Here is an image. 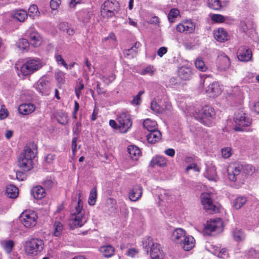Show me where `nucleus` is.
<instances>
[{
    "instance_id": "1",
    "label": "nucleus",
    "mask_w": 259,
    "mask_h": 259,
    "mask_svg": "<svg viewBox=\"0 0 259 259\" xmlns=\"http://www.w3.org/2000/svg\"><path fill=\"white\" fill-rule=\"evenodd\" d=\"M35 146L29 144L24 147L18 157V165L24 171H29L33 167V159L36 154Z\"/></svg>"
},
{
    "instance_id": "2",
    "label": "nucleus",
    "mask_w": 259,
    "mask_h": 259,
    "mask_svg": "<svg viewBox=\"0 0 259 259\" xmlns=\"http://www.w3.org/2000/svg\"><path fill=\"white\" fill-rule=\"evenodd\" d=\"M83 203L79 199L74 204L71 210L70 225L74 227H81L87 222L82 210Z\"/></svg>"
},
{
    "instance_id": "3",
    "label": "nucleus",
    "mask_w": 259,
    "mask_h": 259,
    "mask_svg": "<svg viewBox=\"0 0 259 259\" xmlns=\"http://www.w3.org/2000/svg\"><path fill=\"white\" fill-rule=\"evenodd\" d=\"M44 242L40 239L32 238L25 242L24 247L27 255H36L44 249Z\"/></svg>"
},
{
    "instance_id": "4",
    "label": "nucleus",
    "mask_w": 259,
    "mask_h": 259,
    "mask_svg": "<svg viewBox=\"0 0 259 259\" xmlns=\"http://www.w3.org/2000/svg\"><path fill=\"white\" fill-rule=\"evenodd\" d=\"M214 115V109L209 106H206L196 112L194 117L203 124L210 126L211 124V120Z\"/></svg>"
},
{
    "instance_id": "5",
    "label": "nucleus",
    "mask_w": 259,
    "mask_h": 259,
    "mask_svg": "<svg viewBox=\"0 0 259 259\" xmlns=\"http://www.w3.org/2000/svg\"><path fill=\"white\" fill-rule=\"evenodd\" d=\"M119 9V4L117 1L106 0L101 7V13L103 17L108 19L114 16Z\"/></svg>"
},
{
    "instance_id": "6",
    "label": "nucleus",
    "mask_w": 259,
    "mask_h": 259,
    "mask_svg": "<svg viewBox=\"0 0 259 259\" xmlns=\"http://www.w3.org/2000/svg\"><path fill=\"white\" fill-rule=\"evenodd\" d=\"M116 120L119 124V130L122 133H126L132 126L131 115L128 112L123 111L119 113Z\"/></svg>"
},
{
    "instance_id": "7",
    "label": "nucleus",
    "mask_w": 259,
    "mask_h": 259,
    "mask_svg": "<svg viewBox=\"0 0 259 259\" xmlns=\"http://www.w3.org/2000/svg\"><path fill=\"white\" fill-rule=\"evenodd\" d=\"M42 66L39 59H29L20 68V73L24 76L29 75L39 69Z\"/></svg>"
},
{
    "instance_id": "8",
    "label": "nucleus",
    "mask_w": 259,
    "mask_h": 259,
    "mask_svg": "<svg viewBox=\"0 0 259 259\" xmlns=\"http://www.w3.org/2000/svg\"><path fill=\"white\" fill-rule=\"evenodd\" d=\"M37 215L36 213L32 210H26L20 215V220L21 223L28 228L34 227L37 224Z\"/></svg>"
},
{
    "instance_id": "9",
    "label": "nucleus",
    "mask_w": 259,
    "mask_h": 259,
    "mask_svg": "<svg viewBox=\"0 0 259 259\" xmlns=\"http://www.w3.org/2000/svg\"><path fill=\"white\" fill-rule=\"evenodd\" d=\"M234 121L236 124L234 127V130L241 132L243 131V127L250 125L251 119L245 113L239 111L235 113Z\"/></svg>"
},
{
    "instance_id": "10",
    "label": "nucleus",
    "mask_w": 259,
    "mask_h": 259,
    "mask_svg": "<svg viewBox=\"0 0 259 259\" xmlns=\"http://www.w3.org/2000/svg\"><path fill=\"white\" fill-rule=\"evenodd\" d=\"M245 167L246 168H249L251 170L250 165H245ZM244 168V166L243 165L238 163L230 165L227 169L229 180L233 182L236 181L238 179L239 176L244 172L243 171Z\"/></svg>"
},
{
    "instance_id": "11",
    "label": "nucleus",
    "mask_w": 259,
    "mask_h": 259,
    "mask_svg": "<svg viewBox=\"0 0 259 259\" xmlns=\"http://www.w3.org/2000/svg\"><path fill=\"white\" fill-rule=\"evenodd\" d=\"M212 196V193L206 192L202 193L200 196L201 202L204 209L210 213L218 211V207L213 203Z\"/></svg>"
},
{
    "instance_id": "12",
    "label": "nucleus",
    "mask_w": 259,
    "mask_h": 259,
    "mask_svg": "<svg viewBox=\"0 0 259 259\" xmlns=\"http://www.w3.org/2000/svg\"><path fill=\"white\" fill-rule=\"evenodd\" d=\"M195 24L191 20H186L177 25L176 29L180 32L191 33L194 31Z\"/></svg>"
},
{
    "instance_id": "13",
    "label": "nucleus",
    "mask_w": 259,
    "mask_h": 259,
    "mask_svg": "<svg viewBox=\"0 0 259 259\" xmlns=\"http://www.w3.org/2000/svg\"><path fill=\"white\" fill-rule=\"evenodd\" d=\"M205 229L210 232H221L223 230V222L220 219L208 221Z\"/></svg>"
},
{
    "instance_id": "14",
    "label": "nucleus",
    "mask_w": 259,
    "mask_h": 259,
    "mask_svg": "<svg viewBox=\"0 0 259 259\" xmlns=\"http://www.w3.org/2000/svg\"><path fill=\"white\" fill-rule=\"evenodd\" d=\"M237 57L239 60L247 62L251 59L252 53L249 48L244 46H242L238 49Z\"/></svg>"
},
{
    "instance_id": "15",
    "label": "nucleus",
    "mask_w": 259,
    "mask_h": 259,
    "mask_svg": "<svg viewBox=\"0 0 259 259\" xmlns=\"http://www.w3.org/2000/svg\"><path fill=\"white\" fill-rule=\"evenodd\" d=\"M49 81L45 77H41L37 81L36 89L42 95H47L49 94Z\"/></svg>"
},
{
    "instance_id": "16",
    "label": "nucleus",
    "mask_w": 259,
    "mask_h": 259,
    "mask_svg": "<svg viewBox=\"0 0 259 259\" xmlns=\"http://www.w3.org/2000/svg\"><path fill=\"white\" fill-rule=\"evenodd\" d=\"M186 235L185 230L182 228H178L172 232L171 239L175 243L180 244L181 242H182Z\"/></svg>"
},
{
    "instance_id": "17",
    "label": "nucleus",
    "mask_w": 259,
    "mask_h": 259,
    "mask_svg": "<svg viewBox=\"0 0 259 259\" xmlns=\"http://www.w3.org/2000/svg\"><path fill=\"white\" fill-rule=\"evenodd\" d=\"M206 93L210 97H215L222 92V90L217 82L210 84L206 89Z\"/></svg>"
},
{
    "instance_id": "18",
    "label": "nucleus",
    "mask_w": 259,
    "mask_h": 259,
    "mask_svg": "<svg viewBox=\"0 0 259 259\" xmlns=\"http://www.w3.org/2000/svg\"><path fill=\"white\" fill-rule=\"evenodd\" d=\"M27 34L29 38L30 43L32 46L37 47L40 45V36L38 33L32 29H30L27 31Z\"/></svg>"
},
{
    "instance_id": "19",
    "label": "nucleus",
    "mask_w": 259,
    "mask_h": 259,
    "mask_svg": "<svg viewBox=\"0 0 259 259\" xmlns=\"http://www.w3.org/2000/svg\"><path fill=\"white\" fill-rule=\"evenodd\" d=\"M35 109V106L32 103H23L19 105L18 111L20 114L27 115L32 113Z\"/></svg>"
},
{
    "instance_id": "20",
    "label": "nucleus",
    "mask_w": 259,
    "mask_h": 259,
    "mask_svg": "<svg viewBox=\"0 0 259 259\" xmlns=\"http://www.w3.org/2000/svg\"><path fill=\"white\" fill-rule=\"evenodd\" d=\"M142 195V188L139 185L135 186L128 193L129 198L132 201H136Z\"/></svg>"
},
{
    "instance_id": "21",
    "label": "nucleus",
    "mask_w": 259,
    "mask_h": 259,
    "mask_svg": "<svg viewBox=\"0 0 259 259\" xmlns=\"http://www.w3.org/2000/svg\"><path fill=\"white\" fill-rule=\"evenodd\" d=\"M180 244L183 248L184 250L189 251L195 245V239L193 236L186 235L182 242H181Z\"/></svg>"
},
{
    "instance_id": "22",
    "label": "nucleus",
    "mask_w": 259,
    "mask_h": 259,
    "mask_svg": "<svg viewBox=\"0 0 259 259\" xmlns=\"http://www.w3.org/2000/svg\"><path fill=\"white\" fill-rule=\"evenodd\" d=\"M218 61V68L221 70H226L229 68L231 64L230 59L226 55L219 56Z\"/></svg>"
},
{
    "instance_id": "23",
    "label": "nucleus",
    "mask_w": 259,
    "mask_h": 259,
    "mask_svg": "<svg viewBox=\"0 0 259 259\" xmlns=\"http://www.w3.org/2000/svg\"><path fill=\"white\" fill-rule=\"evenodd\" d=\"M31 193L36 199H41L45 197L46 195L45 189L40 186L33 187L31 191Z\"/></svg>"
},
{
    "instance_id": "24",
    "label": "nucleus",
    "mask_w": 259,
    "mask_h": 259,
    "mask_svg": "<svg viewBox=\"0 0 259 259\" xmlns=\"http://www.w3.org/2000/svg\"><path fill=\"white\" fill-rule=\"evenodd\" d=\"M150 254L152 259H162L163 253L160 249V245L157 243L153 247L151 248Z\"/></svg>"
},
{
    "instance_id": "25",
    "label": "nucleus",
    "mask_w": 259,
    "mask_h": 259,
    "mask_svg": "<svg viewBox=\"0 0 259 259\" xmlns=\"http://www.w3.org/2000/svg\"><path fill=\"white\" fill-rule=\"evenodd\" d=\"M178 75L182 80H188L192 75V71L191 68L183 66L180 68L178 71Z\"/></svg>"
},
{
    "instance_id": "26",
    "label": "nucleus",
    "mask_w": 259,
    "mask_h": 259,
    "mask_svg": "<svg viewBox=\"0 0 259 259\" xmlns=\"http://www.w3.org/2000/svg\"><path fill=\"white\" fill-rule=\"evenodd\" d=\"M214 37L218 41L220 42H223L228 39L227 32L222 28H220L214 31Z\"/></svg>"
},
{
    "instance_id": "27",
    "label": "nucleus",
    "mask_w": 259,
    "mask_h": 259,
    "mask_svg": "<svg viewBox=\"0 0 259 259\" xmlns=\"http://www.w3.org/2000/svg\"><path fill=\"white\" fill-rule=\"evenodd\" d=\"M127 151L131 158L134 160H137L141 156V151L140 149L136 146L129 145L127 147Z\"/></svg>"
},
{
    "instance_id": "28",
    "label": "nucleus",
    "mask_w": 259,
    "mask_h": 259,
    "mask_svg": "<svg viewBox=\"0 0 259 259\" xmlns=\"http://www.w3.org/2000/svg\"><path fill=\"white\" fill-rule=\"evenodd\" d=\"M166 159L162 156H156L153 157L150 161V165L152 166L157 165L159 167H164L166 165Z\"/></svg>"
},
{
    "instance_id": "29",
    "label": "nucleus",
    "mask_w": 259,
    "mask_h": 259,
    "mask_svg": "<svg viewBox=\"0 0 259 259\" xmlns=\"http://www.w3.org/2000/svg\"><path fill=\"white\" fill-rule=\"evenodd\" d=\"M141 44L139 42H136L133 47L130 49H126L124 51L123 53L125 57L128 58H132L136 55L138 49L140 47Z\"/></svg>"
},
{
    "instance_id": "30",
    "label": "nucleus",
    "mask_w": 259,
    "mask_h": 259,
    "mask_svg": "<svg viewBox=\"0 0 259 259\" xmlns=\"http://www.w3.org/2000/svg\"><path fill=\"white\" fill-rule=\"evenodd\" d=\"M92 14L90 12L82 11L77 14L78 20L83 24L88 23L91 20Z\"/></svg>"
},
{
    "instance_id": "31",
    "label": "nucleus",
    "mask_w": 259,
    "mask_h": 259,
    "mask_svg": "<svg viewBox=\"0 0 259 259\" xmlns=\"http://www.w3.org/2000/svg\"><path fill=\"white\" fill-rule=\"evenodd\" d=\"M114 248L110 245H104L100 247V251L106 257L112 256L114 253Z\"/></svg>"
},
{
    "instance_id": "32",
    "label": "nucleus",
    "mask_w": 259,
    "mask_h": 259,
    "mask_svg": "<svg viewBox=\"0 0 259 259\" xmlns=\"http://www.w3.org/2000/svg\"><path fill=\"white\" fill-rule=\"evenodd\" d=\"M161 136V133L159 131L154 130L147 135V141L149 143H155L160 139Z\"/></svg>"
},
{
    "instance_id": "33",
    "label": "nucleus",
    "mask_w": 259,
    "mask_h": 259,
    "mask_svg": "<svg viewBox=\"0 0 259 259\" xmlns=\"http://www.w3.org/2000/svg\"><path fill=\"white\" fill-rule=\"evenodd\" d=\"M6 194L10 198H16L18 195V189L14 185H9L6 187Z\"/></svg>"
},
{
    "instance_id": "34",
    "label": "nucleus",
    "mask_w": 259,
    "mask_h": 259,
    "mask_svg": "<svg viewBox=\"0 0 259 259\" xmlns=\"http://www.w3.org/2000/svg\"><path fill=\"white\" fill-rule=\"evenodd\" d=\"M13 17L20 22H24L27 18L28 14L23 10H15L13 12Z\"/></svg>"
},
{
    "instance_id": "35",
    "label": "nucleus",
    "mask_w": 259,
    "mask_h": 259,
    "mask_svg": "<svg viewBox=\"0 0 259 259\" xmlns=\"http://www.w3.org/2000/svg\"><path fill=\"white\" fill-rule=\"evenodd\" d=\"M143 126L148 131L151 132L157 129V123L155 121L152 120L150 119H145L143 123Z\"/></svg>"
},
{
    "instance_id": "36",
    "label": "nucleus",
    "mask_w": 259,
    "mask_h": 259,
    "mask_svg": "<svg viewBox=\"0 0 259 259\" xmlns=\"http://www.w3.org/2000/svg\"><path fill=\"white\" fill-rule=\"evenodd\" d=\"M209 8L214 10H220L223 7V0H207Z\"/></svg>"
},
{
    "instance_id": "37",
    "label": "nucleus",
    "mask_w": 259,
    "mask_h": 259,
    "mask_svg": "<svg viewBox=\"0 0 259 259\" xmlns=\"http://www.w3.org/2000/svg\"><path fill=\"white\" fill-rule=\"evenodd\" d=\"M1 244L7 253H11L14 246V242L12 240H5L1 241Z\"/></svg>"
},
{
    "instance_id": "38",
    "label": "nucleus",
    "mask_w": 259,
    "mask_h": 259,
    "mask_svg": "<svg viewBox=\"0 0 259 259\" xmlns=\"http://www.w3.org/2000/svg\"><path fill=\"white\" fill-rule=\"evenodd\" d=\"M204 175L205 177L210 181H216L217 173L214 167L208 168L206 169Z\"/></svg>"
},
{
    "instance_id": "39",
    "label": "nucleus",
    "mask_w": 259,
    "mask_h": 259,
    "mask_svg": "<svg viewBox=\"0 0 259 259\" xmlns=\"http://www.w3.org/2000/svg\"><path fill=\"white\" fill-rule=\"evenodd\" d=\"M171 105L167 103L165 108L160 107L156 101H152L151 103V108L154 111L159 113L164 110H170Z\"/></svg>"
},
{
    "instance_id": "40",
    "label": "nucleus",
    "mask_w": 259,
    "mask_h": 259,
    "mask_svg": "<svg viewBox=\"0 0 259 259\" xmlns=\"http://www.w3.org/2000/svg\"><path fill=\"white\" fill-rule=\"evenodd\" d=\"M97 196V191L96 188L94 187L91 190L88 199V203L90 205L93 206L95 204Z\"/></svg>"
},
{
    "instance_id": "41",
    "label": "nucleus",
    "mask_w": 259,
    "mask_h": 259,
    "mask_svg": "<svg viewBox=\"0 0 259 259\" xmlns=\"http://www.w3.org/2000/svg\"><path fill=\"white\" fill-rule=\"evenodd\" d=\"M246 198L245 197L240 196L235 199L233 202L234 207L237 209H240L246 202Z\"/></svg>"
},
{
    "instance_id": "42",
    "label": "nucleus",
    "mask_w": 259,
    "mask_h": 259,
    "mask_svg": "<svg viewBox=\"0 0 259 259\" xmlns=\"http://www.w3.org/2000/svg\"><path fill=\"white\" fill-rule=\"evenodd\" d=\"M143 247L145 250L148 252L149 249L155 245L153 241V239L150 237L145 238L143 240Z\"/></svg>"
},
{
    "instance_id": "43",
    "label": "nucleus",
    "mask_w": 259,
    "mask_h": 259,
    "mask_svg": "<svg viewBox=\"0 0 259 259\" xmlns=\"http://www.w3.org/2000/svg\"><path fill=\"white\" fill-rule=\"evenodd\" d=\"M54 232L53 234L55 236H60L63 229V225L59 222H55L54 226Z\"/></svg>"
},
{
    "instance_id": "44",
    "label": "nucleus",
    "mask_w": 259,
    "mask_h": 259,
    "mask_svg": "<svg viewBox=\"0 0 259 259\" xmlns=\"http://www.w3.org/2000/svg\"><path fill=\"white\" fill-rule=\"evenodd\" d=\"M28 15L32 19H34L35 17L38 16L39 15V12L38 11L37 6L35 5H32L30 6L28 9Z\"/></svg>"
},
{
    "instance_id": "45",
    "label": "nucleus",
    "mask_w": 259,
    "mask_h": 259,
    "mask_svg": "<svg viewBox=\"0 0 259 259\" xmlns=\"http://www.w3.org/2000/svg\"><path fill=\"white\" fill-rule=\"evenodd\" d=\"M195 65L196 67L202 72H205L207 70V67L205 65L202 59L198 57L196 59Z\"/></svg>"
},
{
    "instance_id": "46",
    "label": "nucleus",
    "mask_w": 259,
    "mask_h": 259,
    "mask_svg": "<svg viewBox=\"0 0 259 259\" xmlns=\"http://www.w3.org/2000/svg\"><path fill=\"white\" fill-rule=\"evenodd\" d=\"M233 236L236 241H240L245 238L244 233L240 229H236L234 230Z\"/></svg>"
},
{
    "instance_id": "47",
    "label": "nucleus",
    "mask_w": 259,
    "mask_h": 259,
    "mask_svg": "<svg viewBox=\"0 0 259 259\" xmlns=\"http://www.w3.org/2000/svg\"><path fill=\"white\" fill-rule=\"evenodd\" d=\"M16 45L20 50H24L28 48L29 43L27 39L21 38L19 39Z\"/></svg>"
},
{
    "instance_id": "48",
    "label": "nucleus",
    "mask_w": 259,
    "mask_h": 259,
    "mask_svg": "<svg viewBox=\"0 0 259 259\" xmlns=\"http://www.w3.org/2000/svg\"><path fill=\"white\" fill-rule=\"evenodd\" d=\"M55 77L60 84H64L65 82V73L62 71H58L55 73Z\"/></svg>"
},
{
    "instance_id": "49",
    "label": "nucleus",
    "mask_w": 259,
    "mask_h": 259,
    "mask_svg": "<svg viewBox=\"0 0 259 259\" xmlns=\"http://www.w3.org/2000/svg\"><path fill=\"white\" fill-rule=\"evenodd\" d=\"M180 14L179 11L177 9H172L168 15V19L170 22L172 23L174 21L175 18L178 16Z\"/></svg>"
},
{
    "instance_id": "50",
    "label": "nucleus",
    "mask_w": 259,
    "mask_h": 259,
    "mask_svg": "<svg viewBox=\"0 0 259 259\" xmlns=\"http://www.w3.org/2000/svg\"><path fill=\"white\" fill-rule=\"evenodd\" d=\"M55 58L59 65L63 66L66 69H68V66L63 59L62 56L61 55L56 53L55 55Z\"/></svg>"
},
{
    "instance_id": "51",
    "label": "nucleus",
    "mask_w": 259,
    "mask_h": 259,
    "mask_svg": "<svg viewBox=\"0 0 259 259\" xmlns=\"http://www.w3.org/2000/svg\"><path fill=\"white\" fill-rule=\"evenodd\" d=\"M144 93V91H140L131 101V104L139 105L141 103V96Z\"/></svg>"
},
{
    "instance_id": "52",
    "label": "nucleus",
    "mask_w": 259,
    "mask_h": 259,
    "mask_svg": "<svg viewBox=\"0 0 259 259\" xmlns=\"http://www.w3.org/2000/svg\"><path fill=\"white\" fill-rule=\"evenodd\" d=\"M155 72V69L154 68L153 66H149L144 69H143L141 72V74L145 75L147 74H149L150 75H152Z\"/></svg>"
},
{
    "instance_id": "53",
    "label": "nucleus",
    "mask_w": 259,
    "mask_h": 259,
    "mask_svg": "<svg viewBox=\"0 0 259 259\" xmlns=\"http://www.w3.org/2000/svg\"><path fill=\"white\" fill-rule=\"evenodd\" d=\"M221 153L224 158H228L232 155L231 149L230 147L224 148L222 149Z\"/></svg>"
},
{
    "instance_id": "54",
    "label": "nucleus",
    "mask_w": 259,
    "mask_h": 259,
    "mask_svg": "<svg viewBox=\"0 0 259 259\" xmlns=\"http://www.w3.org/2000/svg\"><path fill=\"white\" fill-rule=\"evenodd\" d=\"M84 86L82 82H79L77 84L75 88V95L78 99H79L80 95L81 94V91L84 89Z\"/></svg>"
},
{
    "instance_id": "55",
    "label": "nucleus",
    "mask_w": 259,
    "mask_h": 259,
    "mask_svg": "<svg viewBox=\"0 0 259 259\" xmlns=\"http://www.w3.org/2000/svg\"><path fill=\"white\" fill-rule=\"evenodd\" d=\"M9 112L6 108L4 105L1 106V109L0 110V120L4 119L8 117Z\"/></svg>"
},
{
    "instance_id": "56",
    "label": "nucleus",
    "mask_w": 259,
    "mask_h": 259,
    "mask_svg": "<svg viewBox=\"0 0 259 259\" xmlns=\"http://www.w3.org/2000/svg\"><path fill=\"white\" fill-rule=\"evenodd\" d=\"M212 20L214 22L221 23L225 20V17L220 14H213L211 17Z\"/></svg>"
},
{
    "instance_id": "57",
    "label": "nucleus",
    "mask_w": 259,
    "mask_h": 259,
    "mask_svg": "<svg viewBox=\"0 0 259 259\" xmlns=\"http://www.w3.org/2000/svg\"><path fill=\"white\" fill-rule=\"evenodd\" d=\"M54 183L51 179H47L42 182V185L47 189H51L54 185Z\"/></svg>"
},
{
    "instance_id": "58",
    "label": "nucleus",
    "mask_w": 259,
    "mask_h": 259,
    "mask_svg": "<svg viewBox=\"0 0 259 259\" xmlns=\"http://www.w3.org/2000/svg\"><path fill=\"white\" fill-rule=\"evenodd\" d=\"M61 0H51L50 1V7L53 10H57L60 4H61Z\"/></svg>"
},
{
    "instance_id": "59",
    "label": "nucleus",
    "mask_w": 259,
    "mask_h": 259,
    "mask_svg": "<svg viewBox=\"0 0 259 259\" xmlns=\"http://www.w3.org/2000/svg\"><path fill=\"white\" fill-rule=\"evenodd\" d=\"M191 169H193L194 171L198 172L200 171L199 167L194 163L189 164L186 168V171L188 172Z\"/></svg>"
},
{
    "instance_id": "60",
    "label": "nucleus",
    "mask_w": 259,
    "mask_h": 259,
    "mask_svg": "<svg viewBox=\"0 0 259 259\" xmlns=\"http://www.w3.org/2000/svg\"><path fill=\"white\" fill-rule=\"evenodd\" d=\"M62 116L61 118V119H58V121L62 124H66L68 122V116L65 113H61Z\"/></svg>"
},
{
    "instance_id": "61",
    "label": "nucleus",
    "mask_w": 259,
    "mask_h": 259,
    "mask_svg": "<svg viewBox=\"0 0 259 259\" xmlns=\"http://www.w3.org/2000/svg\"><path fill=\"white\" fill-rule=\"evenodd\" d=\"M138 251L136 249H134V248H131L127 250L126 254L127 255H128L129 256L134 257L136 256V255L138 254Z\"/></svg>"
},
{
    "instance_id": "62",
    "label": "nucleus",
    "mask_w": 259,
    "mask_h": 259,
    "mask_svg": "<svg viewBox=\"0 0 259 259\" xmlns=\"http://www.w3.org/2000/svg\"><path fill=\"white\" fill-rule=\"evenodd\" d=\"M220 247L213 245H211L209 250L210 252H211L212 253L214 254V255H218Z\"/></svg>"
},
{
    "instance_id": "63",
    "label": "nucleus",
    "mask_w": 259,
    "mask_h": 259,
    "mask_svg": "<svg viewBox=\"0 0 259 259\" xmlns=\"http://www.w3.org/2000/svg\"><path fill=\"white\" fill-rule=\"evenodd\" d=\"M167 51V48L164 47H160L157 52L158 56L162 57Z\"/></svg>"
},
{
    "instance_id": "64",
    "label": "nucleus",
    "mask_w": 259,
    "mask_h": 259,
    "mask_svg": "<svg viewBox=\"0 0 259 259\" xmlns=\"http://www.w3.org/2000/svg\"><path fill=\"white\" fill-rule=\"evenodd\" d=\"M171 196V192L169 190H163L160 194V196L163 198L168 199L169 197Z\"/></svg>"
}]
</instances>
